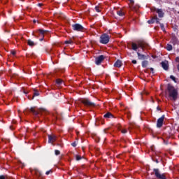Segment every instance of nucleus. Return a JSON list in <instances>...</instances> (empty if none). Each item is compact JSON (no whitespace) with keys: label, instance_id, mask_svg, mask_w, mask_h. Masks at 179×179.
Returning <instances> with one entry per match:
<instances>
[{"label":"nucleus","instance_id":"nucleus-48","mask_svg":"<svg viewBox=\"0 0 179 179\" xmlns=\"http://www.w3.org/2000/svg\"><path fill=\"white\" fill-rule=\"evenodd\" d=\"M37 21H36V20H34V23H36Z\"/></svg>","mask_w":179,"mask_h":179},{"label":"nucleus","instance_id":"nucleus-34","mask_svg":"<svg viewBox=\"0 0 179 179\" xmlns=\"http://www.w3.org/2000/svg\"><path fill=\"white\" fill-rule=\"evenodd\" d=\"M95 10H96V12L99 13L100 12V7H99V6H95Z\"/></svg>","mask_w":179,"mask_h":179},{"label":"nucleus","instance_id":"nucleus-20","mask_svg":"<svg viewBox=\"0 0 179 179\" xmlns=\"http://www.w3.org/2000/svg\"><path fill=\"white\" fill-rule=\"evenodd\" d=\"M148 64H149V62H148V60H144L142 62V67L143 68H146Z\"/></svg>","mask_w":179,"mask_h":179},{"label":"nucleus","instance_id":"nucleus-49","mask_svg":"<svg viewBox=\"0 0 179 179\" xmlns=\"http://www.w3.org/2000/svg\"><path fill=\"white\" fill-rule=\"evenodd\" d=\"M155 162H156V163H159V161H158L157 159H156V161H155Z\"/></svg>","mask_w":179,"mask_h":179},{"label":"nucleus","instance_id":"nucleus-46","mask_svg":"<svg viewBox=\"0 0 179 179\" xmlns=\"http://www.w3.org/2000/svg\"><path fill=\"white\" fill-rule=\"evenodd\" d=\"M10 129H14V128L12 126H10Z\"/></svg>","mask_w":179,"mask_h":179},{"label":"nucleus","instance_id":"nucleus-30","mask_svg":"<svg viewBox=\"0 0 179 179\" xmlns=\"http://www.w3.org/2000/svg\"><path fill=\"white\" fill-rule=\"evenodd\" d=\"M138 48H143V43H142L141 42L138 43Z\"/></svg>","mask_w":179,"mask_h":179},{"label":"nucleus","instance_id":"nucleus-13","mask_svg":"<svg viewBox=\"0 0 179 179\" xmlns=\"http://www.w3.org/2000/svg\"><path fill=\"white\" fill-rule=\"evenodd\" d=\"M162 67L164 71H169V62L164 61L161 62Z\"/></svg>","mask_w":179,"mask_h":179},{"label":"nucleus","instance_id":"nucleus-25","mask_svg":"<svg viewBox=\"0 0 179 179\" xmlns=\"http://www.w3.org/2000/svg\"><path fill=\"white\" fill-rule=\"evenodd\" d=\"M37 96H40V92H38V91L34 90V96H33L32 99H34V97H36Z\"/></svg>","mask_w":179,"mask_h":179},{"label":"nucleus","instance_id":"nucleus-50","mask_svg":"<svg viewBox=\"0 0 179 179\" xmlns=\"http://www.w3.org/2000/svg\"><path fill=\"white\" fill-rule=\"evenodd\" d=\"M24 114H26V111H24Z\"/></svg>","mask_w":179,"mask_h":179},{"label":"nucleus","instance_id":"nucleus-42","mask_svg":"<svg viewBox=\"0 0 179 179\" xmlns=\"http://www.w3.org/2000/svg\"><path fill=\"white\" fill-rule=\"evenodd\" d=\"M38 6H39V7L43 6V3H38Z\"/></svg>","mask_w":179,"mask_h":179},{"label":"nucleus","instance_id":"nucleus-28","mask_svg":"<svg viewBox=\"0 0 179 179\" xmlns=\"http://www.w3.org/2000/svg\"><path fill=\"white\" fill-rule=\"evenodd\" d=\"M159 24H160V27H161V29L162 30V31H166V29L164 28V24H162V23H159Z\"/></svg>","mask_w":179,"mask_h":179},{"label":"nucleus","instance_id":"nucleus-8","mask_svg":"<svg viewBox=\"0 0 179 179\" xmlns=\"http://www.w3.org/2000/svg\"><path fill=\"white\" fill-rule=\"evenodd\" d=\"M106 59V57L103 55H99L95 58L96 65H101V62Z\"/></svg>","mask_w":179,"mask_h":179},{"label":"nucleus","instance_id":"nucleus-19","mask_svg":"<svg viewBox=\"0 0 179 179\" xmlns=\"http://www.w3.org/2000/svg\"><path fill=\"white\" fill-rule=\"evenodd\" d=\"M118 131H120L122 134H127V132H128V131L126 129H122V127H121V126H119L117 127Z\"/></svg>","mask_w":179,"mask_h":179},{"label":"nucleus","instance_id":"nucleus-11","mask_svg":"<svg viewBox=\"0 0 179 179\" xmlns=\"http://www.w3.org/2000/svg\"><path fill=\"white\" fill-rule=\"evenodd\" d=\"M154 12H156V13L158 14L159 17H164V13L163 12V10L159 8H155Z\"/></svg>","mask_w":179,"mask_h":179},{"label":"nucleus","instance_id":"nucleus-23","mask_svg":"<svg viewBox=\"0 0 179 179\" xmlns=\"http://www.w3.org/2000/svg\"><path fill=\"white\" fill-rule=\"evenodd\" d=\"M56 83L57 85H59V86H61V85L64 83V81L59 78L56 80Z\"/></svg>","mask_w":179,"mask_h":179},{"label":"nucleus","instance_id":"nucleus-21","mask_svg":"<svg viewBox=\"0 0 179 179\" xmlns=\"http://www.w3.org/2000/svg\"><path fill=\"white\" fill-rule=\"evenodd\" d=\"M131 47H132V50H134V51H136L138 50V45L135 43H131Z\"/></svg>","mask_w":179,"mask_h":179},{"label":"nucleus","instance_id":"nucleus-38","mask_svg":"<svg viewBox=\"0 0 179 179\" xmlns=\"http://www.w3.org/2000/svg\"><path fill=\"white\" fill-rule=\"evenodd\" d=\"M96 142L99 143L100 142V138L99 137H96V139H95Z\"/></svg>","mask_w":179,"mask_h":179},{"label":"nucleus","instance_id":"nucleus-9","mask_svg":"<svg viewBox=\"0 0 179 179\" xmlns=\"http://www.w3.org/2000/svg\"><path fill=\"white\" fill-rule=\"evenodd\" d=\"M164 118H166V115H163L161 117H159L157 121V128H162L163 127V123L164 122Z\"/></svg>","mask_w":179,"mask_h":179},{"label":"nucleus","instance_id":"nucleus-10","mask_svg":"<svg viewBox=\"0 0 179 179\" xmlns=\"http://www.w3.org/2000/svg\"><path fill=\"white\" fill-rule=\"evenodd\" d=\"M147 23H148V24H153V23H160V22L159 21V18H157V15H156L151 20H148Z\"/></svg>","mask_w":179,"mask_h":179},{"label":"nucleus","instance_id":"nucleus-35","mask_svg":"<svg viewBox=\"0 0 179 179\" xmlns=\"http://www.w3.org/2000/svg\"><path fill=\"white\" fill-rule=\"evenodd\" d=\"M170 79H171V80H173V82H177V81H176V77H174V76H170Z\"/></svg>","mask_w":179,"mask_h":179},{"label":"nucleus","instance_id":"nucleus-47","mask_svg":"<svg viewBox=\"0 0 179 179\" xmlns=\"http://www.w3.org/2000/svg\"><path fill=\"white\" fill-rule=\"evenodd\" d=\"M57 146H60L61 148H62V145H59V144H57Z\"/></svg>","mask_w":179,"mask_h":179},{"label":"nucleus","instance_id":"nucleus-7","mask_svg":"<svg viewBox=\"0 0 179 179\" xmlns=\"http://www.w3.org/2000/svg\"><path fill=\"white\" fill-rule=\"evenodd\" d=\"M71 27L75 31H83L85 30V27L80 24H73Z\"/></svg>","mask_w":179,"mask_h":179},{"label":"nucleus","instance_id":"nucleus-37","mask_svg":"<svg viewBox=\"0 0 179 179\" xmlns=\"http://www.w3.org/2000/svg\"><path fill=\"white\" fill-rule=\"evenodd\" d=\"M127 118L129 120V118H131V113H127Z\"/></svg>","mask_w":179,"mask_h":179},{"label":"nucleus","instance_id":"nucleus-39","mask_svg":"<svg viewBox=\"0 0 179 179\" xmlns=\"http://www.w3.org/2000/svg\"><path fill=\"white\" fill-rule=\"evenodd\" d=\"M150 71L152 73H155V69L153 68H150Z\"/></svg>","mask_w":179,"mask_h":179},{"label":"nucleus","instance_id":"nucleus-45","mask_svg":"<svg viewBox=\"0 0 179 179\" xmlns=\"http://www.w3.org/2000/svg\"><path fill=\"white\" fill-rule=\"evenodd\" d=\"M157 110H158V111H160V108L158 106V107H157Z\"/></svg>","mask_w":179,"mask_h":179},{"label":"nucleus","instance_id":"nucleus-12","mask_svg":"<svg viewBox=\"0 0 179 179\" xmlns=\"http://www.w3.org/2000/svg\"><path fill=\"white\" fill-rule=\"evenodd\" d=\"M57 141V136L55 135H48V143H54Z\"/></svg>","mask_w":179,"mask_h":179},{"label":"nucleus","instance_id":"nucleus-27","mask_svg":"<svg viewBox=\"0 0 179 179\" xmlns=\"http://www.w3.org/2000/svg\"><path fill=\"white\" fill-rule=\"evenodd\" d=\"M130 1L131 5H129L130 9H132V6L135 3V1L134 0H129Z\"/></svg>","mask_w":179,"mask_h":179},{"label":"nucleus","instance_id":"nucleus-4","mask_svg":"<svg viewBox=\"0 0 179 179\" xmlns=\"http://www.w3.org/2000/svg\"><path fill=\"white\" fill-rule=\"evenodd\" d=\"M47 31H48L47 30L39 29L38 31H36L35 34H33V36H34V37H41L39 38V41H43V40H44V34H45Z\"/></svg>","mask_w":179,"mask_h":179},{"label":"nucleus","instance_id":"nucleus-43","mask_svg":"<svg viewBox=\"0 0 179 179\" xmlns=\"http://www.w3.org/2000/svg\"><path fill=\"white\" fill-rule=\"evenodd\" d=\"M23 93H24V94H28V92H26L25 90L23 91Z\"/></svg>","mask_w":179,"mask_h":179},{"label":"nucleus","instance_id":"nucleus-5","mask_svg":"<svg viewBox=\"0 0 179 179\" xmlns=\"http://www.w3.org/2000/svg\"><path fill=\"white\" fill-rule=\"evenodd\" d=\"M29 113H31L34 114V115H36V117H40V115H43V113H44L43 109H39L38 110H36L34 108H31L29 109Z\"/></svg>","mask_w":179,"mask_h":179},{"label":"nucleus","instance_id":"nucleus-22","mask_svg":"<svg viewBox=\"0 0 179 179\" xmlns=\"http://www.w3.org/2000/svg\"><path fill=\"white\" fill-rule=\"evenodd\" d=\"M117 15H118V16H121V17L125 16V13L121 10L117 11Z\"/></svg>","mask_w":179,"mask_h":179},{"label":"nucleus","instance_id":"nucleus-16","mask_svg":"<svg viewBox=\"0 0 179 179\" xmlns=\"http://www.w3.org/2000/svg\"><path fill=\"white\" fill-rule=\"evenodd\" d=\"M137 55H138V59H141V60L146 59V58H148L146 55H142L139 52H137Z\"/></svg>","mask_w":179,"mask_h":179},{"label":"nucleus","instance_id":"nucleus-14","mask_svg":"<svg viewBox=\"0 0 179 179\" xmlns=\"http://www.w3.org/2000/svg\"><path fill=\"white\" fill-rule=\"evenodd\" d=\"M114 66H115V68H121V66H122V62H121V60H120V59H117L115 62Z\"/></svg>","mask_w":179,"mask_h":179},{"label":"nucleus","instance_id":"nucleus-44","mask_svg":"<svg viewBox=\"0 0 179 179\" xmlns=\"http://www.w3.org/2000/svg\"><path fill=\"white\" fill-rule=\"evenodd\" d=\"M103 132H104V134H107V129H105L103 130Z\"/></svg>","mask_w":179,"mask_h":179},{"label":"nucleus","instance_id":"nucleus-15","mask_svg":"<svg viewBox=\"0 0 179 179\" xmlns=\"http://www.w3.org/2000/svg\"><path fill=\"white\" fill-rule=\"evenodd\" d=\"M171 43H172V44H173V45H176V44H177V43H178V38H177V36H176V35L172 36Z\"/></svg>","mask_w":179,"mask_h":179},{"label":"nucleus","instance_id":"nucleus-36","mask_svg":"<svg viewBox=\"0 0 179 179\" xmlns=\"http://www.w3.org/2000/svg\"><path fill=\"white\" fill-rule=\"evenodd\" d=\"M76 141H74L73 143H71V146H73V148H76Z\"/></svg>","mask_w":179,"mask_h":179},{"label":"nucleus","instance_id":"nucleus-31","mask_svg":"<svg viewBox=\"0 0 179 179\" xmlns=\"http://www.w3.org/2000/svg\"><path fill=\"white\" fill-rule=\"evenodd\" d=\"M76 159L77 162H79V160H82V157L80 155H76Z\"/></svg>","mask_w":179,"mask_h":179},{"label":"nucleus","instance_id":"nucleus-6","mask_svg":"<svg viewBox=\"0 0 179 179\" xmlns=\"http://www.w3.org/2000/svg\"><path fill=\"white\" fill-rule=\"evenodd\" d=\"M151 174H155L156 178H158V179H167L164 173L163 174L160 173V171L159 170V169H154L153 173Z\"/></svg>","mask_w":179,"mask_h":179},{"label":"nucleus","instance_id":"nucleus-2","mask_svg":"<svg viewBox=\"0 0 179 179\" xmlns=\"http://www.w3.org/2000/svg\"><path fill=\"white\" fill-rule=\"evenodd\" d=\"M99 43L101 44H108L110 43V35L108 34L101 35Z\"/></svg>","mask_w":179,"mask_h":179},{"label":"nucleus","instance_id":"nucleus-33","mask_svg":"<svg viewBox=\"0 0 179 179\" xmlns=\"http://www.w3.org/2000/svg\"><path fill=\"white\" fill-rule=\"evenodd\" d=\"M52 173V169H50V170H49V171H47L46 172H45V174H46V176H49L50 174H51Z\"/></svg>","mask_w":179,"mask_h":179},{"label":"nucleus","instance_id":"nucleus-32","mask_svg":"<svg viewBox=\"0 0 179 179\" xmlns=\"http://www.w3.org/2000/svg\"><path fill=\"white\" fill-rule=\"evenodd\" d=\"M0 179H8V175H6V176L1 175Z\"/></svg>","mask_w":179,"mask_h":179},{"label":"nucleus","instance_id":"nucleus-41","mask_svg":"<svg viewBox=\"0 0 179 179\" xmlns=\"http://www.w3.org/2000/svg\"><path fill=\"white\" fill-rule=\"evenodd\" d=\"M132 64H137V62H136V60H132Z\"/></svg>","mask_w":179,"mask_h":179},{"label":"nucleus","instance_id":"nucleus-18","mask_svg":"<svg viewBox=\"0 0 179 179\" xmlns=\"http://www.w3.org/2000/svg\"><path fill=\"white\" fill-rule=\"evenodd\" d=\"M103 117L104 118H114V115L110 113V112H108L106 113L104 115H103Z\"/></svg>","mask_w":179,"mask_h":179},{"label":"nucleus","instance_id":"nucleus-26","mask_svg":"<svg viewBox=\"0 0 179 179\" xmlns=\"http://www.w3.org/2000/svg\"><path fill=\"white\" fill-rule=\"evenodd\" d=\"M65 44H73V41L71 39H69V41H65L64 42Z\"/></svg>","mask_w":179,"mask_h":179},{"label":"nucleus","instance_id":"nucleus-40","mask_svg":"<svg viewBox=\"0 0 179 179\" xmlns=\"http://www.w3.org/2000/svg\"><path fill=\"white\" fill-rule=\"evenodd\" d=\"M11 54H12V55H16V52L15 51H12Z\"/></svg>","mask_w":179,"mask_h":179},{"label":"nucleus","instance_id":"nucleus-17","mask_svg":"<svg viewBox=\"0 0 179 179\" xmlns=\"http://www.w3.org/2000/svg\"><path fill=\"white\" fill-rule=\"evenodd\" d=\"M27 44L29 45V47H34V45H37V43H34V41H31V39L27 41Z\"/></svg>","mask_w":179,"mask_h":179},{"label":"nucleus","instance_id":"nucleus-3","mask_svg":"<svg viewBox=\"0 0 179 179\" xmlns=\"http://www.w3.org/2000/svg\"><path fill=\"white\" fill-rule=\"evenodd\" d=\"M80 103L84 104V106H85V107H94V106H96V103H94V102H92L87 98L81 99L80 100Z\"/></svg>","mask_w":179,"mask_h":179},{"label":"nucleus","instance_id":"nucleus-1","mask_svg":"<svg viewBox=\"0 0 179 179\" xmlns=\"http://www.w3.org/2000/svg\"><path fill=\"white\" fill-rule=\"evenodd\" d=\"M166 93H168L169 97L176 101L178 99V90L174 87L171 84H168Z\"/></svg>","mask_w":179,"mask_h":179},{"label":"nucleus","instance_id":"nucleus-29","mask_svg":"<svg viewBox=\"0 0 179 179\" xmlns=\"http://www.w3.org/2000/svg\"><path fill=\"white\" fill-rule=\"evenodd\" d=\"M55 154L56 156H59V155H61V152L58 150H55Z\"/></svg>","mask_w":179,"mask_h":179},{"label":"nucleus","instance_id":"nucleus-24","mask_svg":"<svg viewBox=\"0 0 179 179\" xmlns=\"http://www.w3.org/2000/svg\"><path fill=\"white\" fill-rule=\"evenodd\" d=\"M166 48L167 51H171V50H173V45H171V44H167Z\"/></svg>","mask_w":179,"mask_h":179}]
</instances>
